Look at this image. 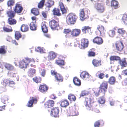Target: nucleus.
<instances>
[{"label": "nucleus", "instance_id": "f704fd0d", "mask_svg": "<svg viewBox=\"0 0 127 127\" xmlns=\"http://www.w3.org/2000/svg\"><path fill=\"white\" fill-rule=\"evenodd\" d=\"M28 64L22 60L21 62H19V66L21 68H26L27 66H28Z\"/></svg>", "mask_w": 127, "mask_h": 127}, {"label": "nucleus", "instance_id": "f03ea898", "mask_svg": "<svg viewBox=\"0 0 127 127\" xmlns=\"http://www.w3.org/2000/svg\"><path fill=\"white\" fill-rule=\"evenodd\" d=\"M99 91L98 92H95V95L97 96L100 94H102L103 95H105V93L107 92L108 88V83L107 81H103L100 85L99 87Z\"/></svg>", "mask_w": 127, "mask_h": 127}, {"label": "nucleus", "instance_id": "f3484780", "mask_svg": "<svg viewBox=\"0 0 127 127\" xmlns=\"http://www.w3.org/2000/svg\"><path fill=\"white\" fill-rule=\"evenodd\" d=\"M59 111V110L58 107H55L53 108L51 110V116L54 117H58Z\"/></svg>", "mask_w": 127, "mask_h": 127}, {"label": "nucleus", "instance_id": "20e7f679", "mask_svg": "<svg viewBox=\"0 0 127 127\" xmlns=\"http://www.w3.org/2000/svg\"><path fill=\"white\" fill-rule=\"evenodd\" d=\"M77 18V16L74 13L69 14L66 18V23L68 25H73L76 22Z\"/></svg>", "mask_w": 127, "mask_h": 127}, {"label": "nucleus", "instance_id": "0eeeda50", "mask_svg": "<svg viewBox=\"0 0 127 127\" xmlns=\"http://www.w3.org/2000/svg\"><path fill=\"white\" fill-rule=\"evenodd\" d=\"M49 25L51 29L53 30H58V28L59 27L58 22L54 19H52L49 22Z\"/></svg>", "mask_w": 127, "mask_h": 127}, {"label": "nucleus", "instance_id": "a878e982", "mask_svg": "<svg viewBox=\"0 0 127 127\" xmlns=\"http://www.w3.org/2000/svg\"><path fill=\"white\" fill-rule=\"evenodd\" d=\"M79 16H80V19L82 21H83L86 19L84 13V9L83 8L80 10Z\"/></svg>", "mask_w": 127, "mask_h": 127}, {"label": "nucleus", "instance_id": "de8ad7c7", "mask_svg": "<svg viewBox=\"0 0 127 127\" xmlns=\"http://www.w3.org/2000/svg\"><path fill=\"white\" fill-rule=\"evenodd\" d=\"M68 99L71 101H75L76 100V98L73 94H69L68 96Z\"/></svg>", "mask_w": 127, "mask_h": 127}, {"label": "nucleus", "instance_id": "09e8293b", "mask_svg": "<svg viewBox=\"0 0 127 127\" xmlns=\"http://www.w3.org/2000/svg\"><path fill=\"white\" fill-rule=\"evenodd\" d=\"M119 63L121 66L123 67H126L127 66V63L125 60H121L119 61Z\"/></svg>", "mask_w": 127, "mask_h": 127}, {"label": "nucleus", "instance_id": "423d86ee", "mask_svg": "<svg viewBox=\"0 0 127 127\" xmlns=\"http://www.w3.org/2000/svg\"><path fill=\"white\" fill-rule=\"evenodd\" d=\"M1 84L4 88L7 86L13 87L15 85V83L12 80H10L7 79H4L3 80Z\"/></svg>", "mask_w": 127, "mask_h": 127}, {"label": "nucleus", "instance_id": "cd10ccee", "mask_svg": "<svg viewBox=\"0 0 127 127\" xmlns=\"http://www.w3.org/2000/svg\"><path fill=\"white\" fill-rule=\"evenodd\" d=\"M53 14L54 15L60 16L61 15L60 9L56 7L54 8L52 10Z\"/></svg>", "mask_w": 127, "mask_h": 127}, {"label": "nucleus", "instance_id": "603ef678", "mask_svg": "<svg viewBox=\"0 0 127 127\" xmlns=\"http://www.w3.org/2000/svg\"><path fill=\"white\" fill-rule=\"evenodd\" d=\"M8 100V98L7 96L6 95L3 96L1 99V101L4 104H5L6 103L7 101Z\"/></svg>", "mask_w": 127, "mask_h": 127}, {"label": "nucleus", "instance_id": "9d476101", "mask_svg": "<svg viewBox=\"0 0 127 127\" xmlns=\"http://www.w3.org/2000/svg\"><path fill=\"white\" fill-rule=\"evenodd\" d=\"M57 55V53L53 51H50L47 53V59L49 61H53L56 57Z\"/></svg>", "mask_w": 127, "mask_h": 127}, {"label": "nucleus", "instance_id": "e433bc0d", "mask_svg": "<svg viewBox=\"0 0 127 127\" xmlns=\"http://www.w3.org/2000/svg\"><path fill=\"white\" fill-rule=\"evenodd\" d=\"M54 2L53 0H48L46 2V4H45L46 7L45 8H47L48 9H49L52 6L54 5Z\"/></svg>", "mask_w": 127, "mask_h": 127}, {"label": "nucleus", "instance_id": "dca6fc26", "mask_svg": "<svg viewBox=\"0 0 127 127\" xmlns=\"http://www.w3.org/2000/svg\"><path fill=\"white\" fill-rule=\"evenodd\" d=\"M95 8L98 12L100 13H102L104 11V7L101 3L96 4L95 5Z\"/></svg>", "mask_w": 127, "mask_h": 127}, {"label": "nucleus", "instance_id": "a19ab883", "mask_svg": "<svg viewBox=\"0 0 127 127\" xmlns=\"http://www.w3.org/2000/svg\"><path fill=\"white\" fill-rule=\"evenodd\" d=\"M31 12L35 16H38L39 14V10L37 8H33L31 10Z\"/></svg>", "mask_w": 127, "mask_h": 127}, {"label": "nucleus", "instance_id": "4be33fe9", "mask_svg": "<svg viewBox=\"0 0 127 127\" xmlns=\"http://www.w3.org/2000/svg\"><path fill=\"white\" fill-rule=\"evenodd\" d=\"M91 28L89 26H84L82 28V30L83 33H91Z\"/></svg>", "mask_w": 127, "mask_h": 127}, {"label": "nucleus", "instance_id": "4d7b16f0", "mask_svg": "<svg viewBox=\"0 0 127 127\" xmlns=\"http://www.w3.org/2000/svg\"><path fill=\"white\" fill-rule=\"evenodd\" d=\"M6 51L5 49L4 46H2L0 47V54H4L6 53Z\"/></svg>", "mask_w": 127, "mask_h": 127}, {"label": "nucleus", "instance_id": "9b49d317", "mask_svg": "<svg viewBox=\"0 0 127 127\" xmlns=\"http://www.w3.org/2000/svg\"><path fill=\"white\" fill-rule=\"evenodd\" d=\"M116 50L118 52L120 53L123 51L124 48L123 44L121 41H118L115 43Z\"/></svg>", "mask_w": 127, "mask_h": 127}, {"label": "nucleus", "instance_id": "f257e3e1", "mask_svg": "<svg viewBox=\"0 0 127 127\" xmlns=\"http://www.w3.org/2000/svg\"><path fill=\"white\" fill-rule=\"evenodd\" d=\"M84 104L87 110L93 111L95 113H98L100 112L97 107L96 106V103L95 102H93L92 98L90 97H86L84 102Z\"/></svg>", "mask_w": 127, "mask_h": 127}, {"label": "nucleus", "instance_id": "2f4dec72", "mask_svg": "<svg viewBox=\"0 0 127 127\" xmlns=\"http://www.w3.org/2000/svg\"><path fill=\"white\" fill-rule=\"evenodd\" d=\"M111 6L115 9H117L118 7V2L115 0H112L111 1Z\"/></svg>", "mask_w": 127, "mask_h": 127}, {"label": "nucleus", "instance_id": "6e6552de", "mask_svg": "<svg viewBox=\"0 0 127 127\" xmlns=\"http://www.w3.org/2000/svg\"><path fill=\"white\" fill-rule=\"evenodd\" d=\"M23 10V8L22 5L19 3L16 4L15 6L13 7L14 13L15 14L16 13L19 14L22 12Z\"/></svg>", "mask_w": 127, "mask_h": 127}, {"label": "nucleus", "instance_id": "412c9836", "mask_svg": "<svg viewBox=\"0 0 127 127\" xmlns=\"http://www.w3.org/2000/svg\"><path fill=\"white\" fill-rule=\"evenodd\" d=\"M30 100L28 102L27 106L29 107H32L34 103H36L37 102V98L36 97H30Z\"/></svg>", "mask_w": 127, "mask_h": 127}, {"label": "nucleus", "instance_id": "58836bf2", "mask_svg": "<svg viewBox=\"0 0 127 127\" xmlns=\"http://www.w3.org/2000/svg\"><path fill=\"white\" fill-rule=\"evenodd\" d=\"M29 27L27 25L24 24L22 25L21 27V30L23 32H26L28 31Z\"/></svg>", "mask_w": 127, "mask_h": 127}, {"label": "nucleus", "instance_id": "39448f33", "mask_svg": "<svg viewBox=\"0 0 127 127\" xmlns=\"http://www.w3.org/2000/svg\"><path fill=\"white\" fill-rule=\"evenodd\" d=\"M51 75L54 76L55 78L56 81L59 83L63 82L64 77L61 74L58 73L55 70H52L51 71Z\"/></svg>", "mask_w": 127, "mask_h": 127}, {"label": "nucleus", "instance_id": "6e6d98bb", "mask_svg": "<svg viewBox=\"0 0 127 127\" xmlns=\"http://www.w3.org/2000/svg\"><path fill=\"white\" fill-rule=\"evenodd\" d=\"M11 77L13 78H16V80L18 81L19 80V76L18 75L17 73H11Z\"/></svg>", "mask_w": 127, "mask_h": 127}, {"label": "nucleus", "instance_id": "c9c22d12", "mask_svg": "<svg viewBox=\"0 0 127 127\" xmlns=\"http://www.w3.org/2000/svg\"><path fill=\"white\" fill-rule=\"evenodd\" d=\"M37 25H36V22L32 21L30 24V30L32 31H35L36 30Z\"/></svg>", "mask_w": 127, "mask_h": 127}, {"label": "nucleus", "instance_id": "7ed1b4c3", "mask_svg": "<svg viewBox=\"0 0 127 127\" xmlns=\"http://www.w3.org/2000/svg\"><path fill=\"white\" fill-rule=\"evenodd\" d=\"M8 19V24L11 25H14L16 24L17 21L15 19L13 18L15 17V13L12 10L7 11L6 12Z\"/></svg>", "mask_w": 127, "mask_h": 127}, {"label": "nucleus", "instance_id": "0e129e2a", "mask_svg": "<svg viewBox=\"0 0 127 127\" xmlns=\"http://www.w3.org/2000/svg\"><path fill=\"white\" fill-rule=\"evenodd\" d=\"M104 74L103 73H100L98 75V78L101 79H103L104 77Z\"/></svg>", "mask_w": 127, "mask_h": 127}, {"label": "nucleus", "instance_id": "c85d7f7f", "mask_svg": "<svg viewBox=\"0 0 127 127\" xmlns=\"http://www.w3.org/2000/svg\"><path fill=\"white\" fill-rule=\"evenodd\" d=\"M59 4L62 14H66L67 10L65 7H64V4L62 2H60Z\"/></svg>", "mask_w": 127, "mask_h": 127}, {"label": "nucleus", "instance_id": "79ce46f5", "mask_svg": "<svg viewBox=\"0 0 127 127\" xmlns=\"http://www.w3.org/2000/svg\"><path fill=\"white\" fill-rule=\"evenodd\" d=\"M110 60L111 61H118L120 60V57L116 56H112L110 58Z\"/></svg>", "mask_w": 127, "mask_h": 127}, {"label": "nucleus", "instance_id": "8fccbe9b", "mask_svg": "<svg viewBox=\"0 0 127 127\" xmlns=\"http://www.w3.org/2000/svg\"><path fill=\"white\" fill-rule=\"evenodd\" d=\"M15 3V1L14 0H9L7 1V5L8 7H11L14 6Z\"/></svg>", "mask_w": 127, "mask_h": 127}, {"label": "nucleus", "instance_id": "1a4fd4ad", "mask_svg": "<svg viewBox=\"0 0 127 127\" xmlns=\"http://www.w3.org/2000/svg\"><path fill=\"white\" fill-rule=\"evenodd\" d=\"M97 29L98 31L95 32V34L97 36H100L102 34L105 33V30L104 27L102 25H99L97 26Z\"/></svg>", "mask_w": 127, "mask_h": 127}, {"label": "nucleus", "instance_id": "c756f323", "mask_svg": "<svg viewBox=\"0 0 127 127\" xmlns=\"http://www.w3.org/2000/svg\"><path fill=\"white\" fill-rule=\"evenodd\" d=\"M73 82L76 86H81V80L76 77H75L73 78Z\"/></svg>", "mask_w": 127, "mask_h": 127}, {"label": "nucleus", "instance_id": "ddd939ff", "mask_svg": "<svg viewBox=\"0 0 127 127\" xmlns=\"http://www.w3.org/2000/svg\"><path fill=\"white\" fill-rule=\"evenodd\" d=\"M23 61L25 62L28 64H30V66L32 67H35V65L33 64L35 62V60L33 58L26 57L22 60Z\"/></svg>", "mask_w": 127, "mask_h": 127}, {"label": "nucleus", "instance_id": "052dcab7", "mask_svg": "<svg viewBox=\"0 0 127 127\" xmlns=\"http://www.w3.org/2000/svg\"><path fill=\"white\" fill-rule=\"evenodd\" d=\"M98 102L100 104H104L105 102L104 99L103 97H100L98 100Z\"/></svg>", "mask_w": 127, "mask_h": 127}, {"label": "nucleus", "instance_id": "37998d69", "mask_svg": "<svg viewBox=\"0 0 127 127\" xmlns=\"http://www.w3.org/2000/svg\"><path fill=\"white\" fill-rule=\"evenodd\" d=\"M69 104V102L66 100H63L61 102V106L62 107H66Z\"/></svg>", "mask_w": 127, "mask_h": 127}, {"label": "nucleus", "instance_id": "13d9d810", "mask_svg": "<svg viewBox=\"0 0 127 127\" xmlns=\"http://www.w3.org/2000/svg\"><path fill=\"white\" fill-rule=\"evenodd\" d=\"M36 49L37 51L41 53H45V50L43 48L38 47L36 48Z\"/></svg>", "mask_w": 127, "mask_h": 127}, {"label": "nucleus", "instance_id": "c03bdc74", "mask_svg": "<svg viewBox=\"0 0 127 127\" xmlns=\"http://www.w3.org/2000/svg\"><path fill=\"white\" fill-rule=\"evenodd\" d=\"M45 0H41L37 4V7L39 9H42L44 5Z\"/></svg>", "mask_w": 127, "mask_h": 127}, {"label": "nucleus", "instance_id": "864d4df0", "mask_svg": "<svg viewBox=\"0 0 127 127\" xmlns=\"http://www.w3.org/2000/svg\"><path fill=\"white\" fill-rule=\"evenodd\" d=\"M122 20L123 21L125 24L127 25V14H123L122 17Z\"/></svg>", "mask_w": 127, "mask_h": 127}, {"label": "nucleus", "instance_id": "680f3d73", "mask_svg": "<svg viewBox=\"0 0 127 127\" xmlns=\"http://www.w3.org/2000/svg\"><path fill=\"white\" fill-rule=\"evenodd\" d=\"M101 123V121L100 120H98L96 122L94 123V127H99L100 125V123Z\"/></svg>", "mask_w": 127, "mask_h": 127}, {"label": "nucleus", "instance_id": "4c0bfd02", "mask_svg": "<svg viewBox=\"0 0 127 127\" xmlns=\"http://www.w3.org/2000/svg\"><path fill=\"white\" fill-rule=\"evenodd\" d=\"M71 31L70 29H64V33L66 34V35H65V37L68 38H71V36L68 35V34H69L70 33H71Z\"/></svg>", "mask_w": 127, "mask_h": 127}, {"label": "nucleus", "instance_id": "338daca9", "mask_svg": "<svg viewBox=\"0 0 127 127\" xmlns=\"http://www.w3.org/2000/svg\"><path fill=\"white\" fill-rule=\"evenodd\" d=\"M46 74V71L44 70L43 69L42 70V72L41 73V75L43 77H44Z\"/></svg>", "mask_w": 127, "mask_h": 127}, {"label": "nucleus", "instance_id": "393cba45", "mask_svg": "<svg viewBox=\"0 0 127 127\" xmlns=\"http://www.w3.org/2000/svg\"><path fill=\"white\" fill-rule=\"evenodd\" d=\"M88 41L87 39L83 38L81 40V45L83 48L87 47L88 46Z\"/></svg>", "mask_w": 127, "mask_h": 127}, {"label": "nucleus", "instance_id": "a211bd4d", "mask_svg": "<svg viewBox=\"0 0 127 127\" xmlns=\"http://www.w3.org/2000/svg\"><path fill=\"white\" fill-rule=\"evenodd\" d=\"M48 87L45 84L40 85L39 86V91L45 94L47 92Z\"/></svg>", "mask_w": 127, "mask_h": 127}, {"label": "nucleus", "instance_id": "2eb2a0df", "mask_svg": "<svg viewBox=\"0 0 127 127\" xmlns=\"http://www.w3.org/2000/svg\"><path fill=\"white\" fill-rule=\"evenodd\" d=\"M69 110L70 112V116H74L78 115V113L75 108V106L69 107Z\"/></svg>", "mask_w": 127, "mask_h": 127}, {"label": "nucleus", "instance_id": "a18cd8bd", "mask_svg": "<svg viewBox=\"0 0 127 127\" xmlns=\"http://www.w3.org/2000/svg\"><path fill=\"white\" fill-rule=\"evenodd\" d=\"M33 80L36 83H40L42 80L41 77L39 76H35L33 78Z\"/></svg>", "mask_w": 127, "mask_h": 127}, {"label": "nucleus", "instance_id": "bb28decb", "mask_svg": "<svg viewBox=\"0 0 127 127\" xmlns=\"http://www.w3.org/2000/svg\"><path fill=\"white\" fill-rule=\"evenodd\" d=\"M36 70L35 69L30 68L28 69L27 74L29 77H32L36 74Z\"/></svg>", "mask_w": 127, "mask_h": 127}, {"label": "nucleus", "instance_id": "4468645a", "mask_svg": "<svg viewBox=\"0 0 127 127\" xmlns=\"http://www.w3.org/2000/svg\"><path fill=\"white\" fill-rule=\"evenodd\" d=\"M80 76L82 79L88 81L90 80L89 74L86 71H83L81 73Z\"/></svg>", "mask_w": 127, "mask_h": 127}, {"label": "nucleus", "instance_id": "774afa93", "mask_svg": "<svg viewBox=\"0 0 127 127\" xmlns=\"http://www.w3.org/2000/svg\"><path fill=\"white\" fill-rule=\"evenodd\" d=\"M123 75L125 76L127 75V69L124 70L122 71Z\"/></svg>", "mask_w": 127, "mask_h": 127}, {"label": "nucleus", "instance_id": "7c9ffc66", "mask_svg": "<svg viewBox=\"0 0 127 127\" xmlns=\"http://www.w3.org/2000/svg\"><path fill=\"white\" fill-rule=\"evenodd\" d=\"M95 49L94 48H92L91 49L87 52L88 53V57H95V52L94 51Z\"/></svg>", "mask_w": 127, "mask_h": 127}, {"label": "nucleus", "instance_id": "72a5a7b5", "mask_svg": "<svg viewBox=\"0 0 127 127\" xmlns=\"http://www.w3.org/2000/svg\"><path fill=\"white\" fill-rule=\"evenodd\" d=\"M118 32L123 37H125L127 36L126 32L123 28L119 29H118Z\"/></svg>", "mask_w": 127, "mask_h": 127}, {"label": "nucleus", "instance_id": "aec40b11", "mask_svg": "<svg viewBox=\"0 0 127 127\" xmlns=\"http://www.w3.org/2000/svg\"><path fill=\"white\" fill-rule=\"evenodd\" d=\"M81 33V30L79 29H72L71 32V35L72 37H76L79 35Z\"/></svg>", "mask_w": 127, "mask_h": 127}, {"label": "nucleus", "instance_id": "6ab92c4d", "mask_svg": "<svg viewBox=\"0 0 127 127\" xmlns=\"http://www.w3.org/2000/svg\"><path fill=\"white\" fill-rule=\"evenodd\" d=\"M93 41L94 43L98 45L102 44L103 42L102 38L99 36H97V37L94 38V39H93Z\"/></svg>", "mask_w": 127, "mask_h": 127}, {"label": "nucleus", "instance_id": "f8f14e48", "mask_svg": "<svg viewBox=\"0 0 127 127\" xmlns=\"http://www.w3.org/2000/svg\"><path fill=\"white\" fill-rule=\"evenodd\" d=\"M102 61L100 59L95 58L92 61V64L95 67H99L102 65Z\"/></svg>", "mask_w": 127, "mask_h": 127}, {"label": "nucleus", "instance_id": "b1692460", "mask_svg": "<svg viewBox=\"0 0 127 127\" xmlns=\"http://www.w3.org/2000/svg\"><path fill=\"white\" fill-rule=\"evenodd\" d=\"M116 82L117 81L116 78L113 76L110 77L109 79H108V82H107L108 83H109V85H114Z\"/></svg>", "mask_w": 127, "mask_h": 127}, {"label": "nucleus", "instance_id": "69168bd1", "mask_svg": "<svg viewBox=\"0 0 127 127\" xmlns=\"http://www.w3.org/2000/svg\"><path fill=\"white\" fill-rule=\"evenodd\" d=\"M123 85L124 86H126L127 85V78L125 79L122 82Z\"/></svg>", "mask_w": 127, "mask_h": 127}, {"label": "nucleus", "instance_id": "3c124183", "mask_svg": "<svg viewBox=\"0 0 127 127\" xmlns=\"http://www.w3.org/2000/svg\"><path fill=\"white\" fill-rule=\"evenodd\" d=\"M108 34L109 36L113 37L115 34V32L114 30H110L108 31Z\"/></svg>", "mask_w": 127, "mask_h": 127}, {"label": "nucleus", "instance_id": "5fc2aeb1", "mask_svg": "<svg viewBox=\"0 0 127 127\" xmlns=\"http://www.w3.org/2000/svg\"><path fill=\"white\" fill-rule=\"evenodd\" d=\"M21 34L19 31H16L15 32V37L16 39L18 40L19 39L21 38Z\"/></svg>", "mask_w": 127, "mask_h": 127}, {"label": "nucleus", "instance_id": "49530a36", "mask_svg": "<svg viewBox=\"0 0 127 127\" xmlns=\"http://www.w3.org/2000/svg\"><path fill=\"white\" fill-rule=\"evenodd\" d=\"M42 30L44 33H47L48 32V27L45 23H42L41 25Z\"/></svg>", "mask_w": 127, "mask_h": 127}, {"label": "nucleus", "instance_id": "473e14b6", "mask_svg": "<svg viewBox=\"0 0 127 127\" xmlns=\"http://www.w3.org/2000/svg\"><path fill=\"white\" fill-rule=\"evenodd\" d=\"M56 64L59 66H64L65 64L64 61L59 58L55 62Z\"/></svg>", "mask_w": 127, "mask_h": 127}, {"label": "nucleus", "instance_id": "ea45409f", "mask_svg": "<svg viewBox=\"0 0 127 127\" xmlns=\"http://www.w3.org/2000/svg\"><path fill=\"white\" fill-rule=\"evenodd\" d=\"M3 30L4 32H12L13 31V30L11 26L7 25V27H3Z\"/></svg>", "mask_w": 127, "mask_h": 127}, {"label": "nucleus", "instance_id": "bf43d9fd", "mask_svg": "<svg viewBox=\"0 0 127 127\" xmlns=\"http://www.w3.org/2000/svg\"><path fill=\"white\" fill-rule=\"evenodd\" d=\"M5 67L8 70H11L13 69V66L9 64H5Z\"/></svg>", "mask_w": 127, "mask_h": 127}, {"label": "nucleus", "instance_id": "5701e85b", "mask_svg": "<svg viewBox=\"0 0 127 127\" xmlns=\"http://www.w3.org/2000/svg\"><path fill=\"white\" fill-rule=\"evenodd\" d=\"M54 101L52 100H49L45 103V106L46 108H50L54 105Z\"/></svg>", "mask_w": 127, "mask_h": 127}, {"label": "nucleus", "instance_id": "e2e57ef3", "mask_svg": "<svg viewBox=\"0 0 127 127\" xmlns=\"http://www.w3.org/2000/svg\"><path fill=\"white\" fill-rule=\"evenodd\" d=\"M88 94L86 91H82L80 94V96L81 97H82L86 96Z\"/></svg>", "mask_w": 127, "mask_h": 127}]
</instances>
